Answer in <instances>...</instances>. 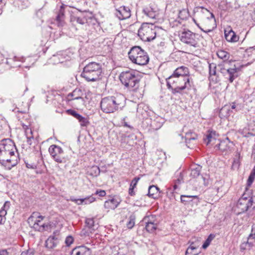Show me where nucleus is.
<instances>
[{
  "label": "nucleus",
  "mask_w": 255,
  "mask_h": 255,
  "mask_svg": "<svg viewBox=\"0 0 255 255\" xmlns=\"http://www.w3.org/2000/svg\"><path fill=\"white\" fill-rule=\"evenodd\" d=\"M15 151L17 149L11 139L5 138L0 141V163L7 170H10L17 163Z\"/></svg>",
  "instance_id": "f257e3e1"
},
{
  "label": "nucleus",
  "mask_w": 255,
  "mask_h": 255,
  "mask_svg": "<svg viewBox=\"0 0 255 255\" xmlns=\"http://www.w3.org/2000/svg\"><path fill=\"white\" fill-rule=\"evenodd\" d=\"M126 97L123 94L108 96L103 98L100 103L102 111L106 114L114 113L121 110L126 105Z\"/></svg>",
  "instance_id": "f03ea898"
},
{
  "label": "nucleus",
  "mask_w": 255,
  "mask_h": 255,
  "mask_svg": "<svg viewBox=\"0 0 255 255\" xmlns=\"http://www.w3.org/2000/svg\"><path fill=\"white\" fill-rule=\"evenodd\" d=\"M102 72L100 63L92 62L87 64L84 68L81 75L88 82L99 81Z\"/></svg>",
  "instance_id": "7ed1b4c3"
},
{
  "label": "nucleus",
  "mask_w": 255,
  "mask_h": 255,
  "mask_svg": "<svg viewBox=\"0 0 255 255\" xmlns=\"http://www.w3.org/2000/svg\"><path fill=\"white\" fill-rule=\"evenodd\" d=\"M121 83L127 88L133 90L138 89L140 80V75L133 70H127L122 72L119 75Z\"/></svg>",
  "instance_id": "20e7f679"
},
{
  "label": "nucleus",
  "mask_w": 255,
  "mask_h": 255,
  "mask_svg": "<svg viewBox=\"0 0 255 255\" xmlns=\"http://www.w3.org/2000/svg\"><path fill=\"white\" fill-rule=\"evenodd\" d=\"M129 59L139 65H146L149 62V57L146 52L139 46L131 48L128 53Z\"/></svg>",
  "instance_id": "39448f33"
},
{
  "label": "nucleus",
  "mask_w": 255,
  "mask_h": 255,
  "mask_svg": "<svg viewBox=\"0 0 255 255\" xmlns=\"http://www.w3.org/2000/svg\"><path fill=\"white\" fill-rule=\"evenodd\" d=\"M157 28L153 24L143 23L138 31V35L142 40L150 42L156 37Z\"/></svg>",
  "instance_id": "423d86ee"
},
{
  "label": "nucleus",
  "mask_w": 255,
  "mask_h": 255,
  "mask_svg": "<svg viewBox=\"0 0 255 255\" xmlns=\"http://www.w3.org/2000/svg\"><path fill=\"white\" fill-rule=\"evenodd\" d=\"M179 37L181 42L194 47L198 46L200 37L199 34L193 33L189 30H184L179 34Z\"/></svg>",
  "instance_id": "0eeeda50"
},
{
  "label": "nucleus",
  "mask_w": 255,
  "mask_h": 255,
  "mask_svg": "<svg viewBox=\"0 0 255 255\" xmlns=\"http://www.w3.org/2000/svg\"><path fill=\"white\" fill-rule=\"evenodd\" d=\"M255 196L247 197L244 194L242 197L239 200L237 207L240 213H244L249 210H253L255 206Z\"/></svg>",
  "instance_id": "6e6552de"
},
{
  "label": "nucleus",
  "mask_w": 255,
  "mask_h": 255,
  "mask_svg": "<svg viewBox=\"0 0 255 255\" xmlns=\"http://www.w3.org/2000/svg\"><path fill=\"white\" fill-rule=\"evenodd\" d=\"M49 152L54 161L57 163H65L68 160V156H65L63 150L58 145H50Z\"/></svg>",
  "instance_id": "1a4fd4ad"
},
{
  "label": "nucleus",
  "mask_w": 255,
  "mask_h": 255,
  "mask_svg": "<svg viewBox=\"0 0 255 255\" xmlns=\"http://www.w3.org/2000/svg\"><path fill=\"white\" fill-rule=\"evenodd\" d=\"M62 239L60 231L57 230L54 231L45 241V247L48 250H54L60 245Z\"/></svg>",
  "instance_id": "9d476101"
},
{
  "label": "nucleus",
  "mask_w": 255,
  "mask_h": 255,
  "mask_svg": "<svg viewBox=\"0 0 255 255\" xmlns=\"http://www.w3.org/2000/svg\"><path fill=\"white\" fill-rule=\"evenodd\" d=\"M87 14L86 12L80 11L73 12L70 15V21L74 26H76V24L83 25L87 22Z\"/></svg>",
  "instance_id": "9b49d317"
},
{
  "label": "nucleus",
  "mask_w": 255,
  "mask_h": 255,
  "mask_svg": "<svg viewBox=\"0 0 255 255\" xmlns=\"http://www.w3.org/2000/svg\"><path fill=\"white\" fill-rule=\"evenodd\" d=\"M239 70V68L236 67L227 69L221 67L220 72L229 80L230 83H232L238 76V72Z\"/></svg>",
  "instance_id": "f8f14e48"
},
{
  "label": "nucleus",
  "mask_w": 255,
  "mask_h": 255,
  "mask_svg": "<svg viewBox=\"0 0 255 255\" xmlns=\"http://www.w3.org/2000/svg\"><path fill=\"white\" fill-rule=\"evenodd\" d=\"M66 113L76 119L80 123V126L83 127H87L90 123L87 117H83L78 114L76 111L72 109H68L66 111Z\"/></svg>",
  "instance_id": "ddd939ff"
},
{
  "label": "nucleus",
  "mask_w": 255,
  "mask_h": 255,
  "mask_svg": "<svg viewBox=\"0 0 255 255\" xmlns=\"http://www.w3.org/2000/svg\"><path fill=\"white\" fill-rule=\"evenodd\" d=\"M116 15L120 20L128 19L131 16L130 10L128 6H122L117 9Z\"/></svg>",
  "instance_id": "4468645a"
},
{
  "label": "nucleus",
  "mask_w": 255,
  "mask_h": 255,
  "mask_svg": "<svg viewBox=\"0 0 255 255\" xmlns=\"http://www.w3.org/2000/svg\"><path fill=\"white\" fill-rule=\"evenodd\" d=\"M189 69L185 66H180L176 68L174 71L173 74L170 76L168 79H171L173 77H179V76H185L186 79L184 80L186 81L187 78H189L187 76L189 74Z\"/></svg>",
  "instance_id": "2eb2a0df"
},
{
  "label": "nucleus",
  "mask_w": 255,
  "mask_h": 255,
  "mask_svg": "<svg viewBox=\"0 0 255 255\" xmlns=\"http://www.w3.org/2000/svg\"><path fill=\"white\" fill-rule=\"evenodd\" d=\"M184 182V175L181 172L177 173L175 179L173 180L171 186L173 187V191L177 192L181 187V185Z\"/></svg>",
  "instance_id": "dca6fc26"
},
{
  "label": "nucleus",
  "mask_w": 255,
  "mask_h": 255,
  "mask_svg": "<svg viewBox=\"0 0 255 255\" xmlns=\"http://www.w3.org/2000/svg\"><path fill=\"white\" fill-rule=\"evenodd\" d=\"M180 200L181 202L184 205L192 202L193 204L197 205L199 202V197L196 195H181L180 196Z\"/></svg>",
  "instance_id": "f3484780"
},
{
  "label": "nucleus",
  "mask_w": 255,
  "mask_h": 255,
  "mask_svg": "<svg viewBox=\"0 0 255 255\" xmlns=\"http://www.w3.org/2000/svg\"><path fill=\"white\" fill-rule=\"evenodd\" d=\"M91 250L87 247L81 246L75 248L71 252L70 255H91Z\"/></svg>",
  "instance_id": "a211bd4d"
},
{
  "label": "nucleus",
  "mask_w": 255,
  "mask_h": 255,
  "mask_svg": "<svg viewBox=\"0 0 255 255\" xmlns=\"http://www.w3.org/2000/svg\"><path fill=\"white\" fill-rule=\"evenodd\" d=\"M66 6L61 5L58 10L57 16L56 17V21L58 26H63L64 24L65 19V8Z\"/></svg>",
  "instance_id": "6ab92c4d"
},
{
  "label": "nucleus",
  "mask_w": 255,
  "mask_h": 255,
  "mask_svg": "<svg viewBox=\"0 0 255 255\" xmlns=\"http://www.w3.org/2000/svg\"><path fill=\"white\" fill-rule=\"evenodd\" d=\"M120 200L117 197H113L105 202L104 207L108 209H115L120 203Z\"/></svg>",
  "instance_id": "aec40b11"
},
{
  "label": "nucleus",
  "mask_w": 255,
  "mask_h": 255,
  "mask_svg": "<svg viewBox=\"0 0 255 255\" xmlns=\"http://www.w3.org/2000/svg\"><path fill=\"white\" fill-rule=\"evenodd\" d=\"M83 95L82 91L80 89H76L72 92L69 93L67 95V99L68 101L73 100H81L82 102H84V100L82 98Z\"/></svg>",
  "instance_id": "412c9836"
},
{
  "label": "nucleus",
  "mask_w": 255,
  "mask_h": 255,
  "mask_svg": "<svg viewBox=\"0 0 255 255\" xmlns=\"http://www.w3.org/2000/svg\"><path fill=\"white\" fill-rule=\"evenodd\" d=\"M60 56H64L67 59H71L70 56L68 55V52L66 51L59 52L56 55H53L51 58V60L53 61L54 64L58 63H62L64 62V60H61L60 59Z\"/></svg>",
  "instance_id": "4be33fe9"
},
{
  "label": "nucleus",
  "mask_w": 255,
  "mask_h": 255,
  "mask_svg": "<svg viewBox=\"0 0 255 255\" xmlns=\"http://www.w3.org/2000/svg\"><path fill=\"white\" fill-rule=\"evenodd\" d=\"M224 34L226 40L230 42H237L239 38V36L236 35V33L232 29L229 30H225Z\"/></svg>",
  "instance_id": "5701e85b"
},
{
  "label": "nucleus",
  "mask_w": 255,
  "mask_h": 255,
  "mask_svg": "<svg viewBox=\"0 0 255 255\" xmlns=\"http://www.w3.org/2000/svg\"><path fill=\"white\" fill-rule=\"evenodd\" d=\"M44 217L40 215V213L37 212L32 213L31 216L27 219V223L33 222L34 223H39L43 220Z\"/></svg>",
  "instance_id": "b1692460"
},
{
  "label": "nucleus",
  "mask_w": 255,
  "mask_h": 255,
  "mask_svg": "<svg viewBox=\"0 0 255 255\" xmlns=\"http://www.w3.org/2000/svg\"><path fill=\"white\" fill-rule=\"evenodd\" d=\"M10 206V202L6 201L4 203L2 207L0 210V223H4L5 222V216L7 214L6 210L9 209Z\"/></svg>",
  "instance_id": "393cba45"
},
{
  "label": "nucleus",
  "mask_w": 255,
  "mask_h": 255,
  "mask_svg": "<svg viewBox=\"0 0 255 255\" xmlns=\"http://www.w3.org/2000/svg\"><path fill=\"white\" fill-rule=\"evenodd\" d=\"M233 113H234V111L230 109V106L226 105L220 110L219 116L221 117L227 118Z\"/></svg>",
  "instance_id": "a878e982"
},
{
  "label": "nucleus",
  "mask_w": 255,
  "mask_h": 255,
  "mask_svg": "<svg viewBox=\"0 0 255 255\" xmlns=\"http://www.w3.org/2000/svg\"><path fill=\"white\" fill-rule=\"evenodd\" d=\"M50 224H32V226H30L31 229L35 231L43 232L44 231H48L50 229Z\"/></svg>",
  "instance_id": "bb28decb"
},
{
  "label": "nucleus",
  "mask_w": 255,
  "mask_h": 255,
  "mask_svg": "<svg viewBox=\"0 0 255 255\" xmlns=\"http://www.w3.org/2000/svg\"><path fill=\"white\" fill-rule=\"evenodd\" d=\"M197 135L193 132H186L185 134V142L186 143L187 146L189 148H192L191 147V145H190V143H191L192 141H195L197 139Z\"/></svg>",
  "instance_id": "cd10ccee"
},
{
  "label": "nucleus",
  "mask_w": 255,
  "mask_h": 255,
  "mask_svg": "<svg viewBox=\"0 0 255 255\" xmlns=\"http://www.w3.org/2000/svg\"><path fill=\"white\" fill-rule=\"evenodd\" d=\"M190 80L189 78H187L186 81L185 82L184 85L181 87H177L175 88H172V93L173 94H175L176 93H181V92L186 88H188V87H190Z\"/></svg>",
  "instance_id": "c85d7f7f"
},
{
  "label": "nucleus",
  "mask_w": 255,
  "mask_h": 255,
  "mask_svg": "<svg viewBox=\"0 0 255 255\" xmlns=\"http://www.w3.org/2000/svg\"><path fill=\"white\" fill-rule=\"evenodd\" d=\"M163 120L160 117L157 118L155 120L151 121V126L155 130L160 128L163 125Z\"/></svg>",
  "instance_id": "c756f323"
},
{
  "label": "nucleus",
  "mask_w": 255,
  "mask_h": 255,
  "mask_svg": "<svg viewBox=\"0 0 255 255\" xmlns=\"http://www.w3.org/2000/svg\"><path fill=\"white\" fill-rule=\"evenodd\" d=\"M202 167L198 165L193 166L191 168L190 176L193 178H196L199 176Z\"/></svg>",
  "instance_id": "7c9ffc66"
},
{
  "label": "nucleus",
  "mask_w": 255,
  "mask_h": 255,
  "mask_svg": "<svg viewBox=\"0 0 255 255\" xmlns=\"http://www.w3.org/2000/svg\"><path fill=\"white\" fill-rule=\"evenodd\" d=\"M100 168L97 166H93L88 170V174L93 177H97L100 175Z\"/></svg>",
  "instance_id": "2f4dec72"
},
{
  "label": "nucleus",
  "mask_w": 255,
  "mask_h": 255,
  "mask_svg": "<svg viewBox=\"0 0 255 255\" xmlns=\"http://www.w3.org/2000/svg\"><path fill=\"white\" fill-rule=\"evenodd\" d=\"M95 200H96V198L94 197H93V196H87L84 198L80 199L79 204H80V205L89 204L93 203Z\"/></svg>",
  "instance_id": "473e14b6"
},
{
  "label": "nucleus",
  "mask_w": 255,
  "mask_h": 255,
  "mask_svg": "<svg viewBox=\"0 0 255 255\" xmlns=\"http://www.w3.org/2000/svg\"><path fill=\"white\" fill-rule=\"evenodd\" d=\"M157 191L155 189V185H150L148 189L147 196L150 198L155 199L157 198Z\"/></svg>",
  "instance_id": "72a5a7b5"
},
{
  "label": "nucleus",
  "mask_w": 255,
  "mask_h": 255,
  "mask_svg": "<svg viewBox=\"0 0 255 255\" xmlns=\"http://www.w3.org/2000/svg\"><path fill=\"white\" fill-rule=\"evenodd\" d=\"M216 132L215 131L209 130L206 135V139L207 140V144L212 141V140L216 139Z\"/></svg>",
  "instance_id": "f704fd0d"
},
{
  "label": "nucleus",
  "mask_w": 255,
  "mask_h": 255,
  "mask_svg": "<svg viewBox=\"0 0 255 255\" xmlns=\"http://www.w3.org/2000/svg\"><path fill=\"white\" fill-rule=\"evenodd\" d=\"M144 14L150 18H154L155 17V12L151 7H146L142 10Z\"/></svg>",
  "instance_id": "c9c22d12"
},
{
  "label": "nucleus",
  "mask_w": 255,
  "mask_h": 255,
  "mask_svg": "<svg viewBox=\"0 0 255 255\" xmlns=\"http://www.w3.org/2000/svg\"><path fill=\"white\" fill-rule=\"evenodd\" d=\"M94 227V224H86L81 231V234L85 236H90L91 234L90 228Z\"/></svg>",
  "instance_id": "e433bc0d"
},
{
  "label": "nucleus",
  "mask_w": 255,
  "mask_h": 255,
  "mask_svg": "<svg viewBox=\"0 0 255 255\" xmlns=\"http://www.w3.org/2000/svg\"><path fill=\"white\" fill-rule=\"evenodd\" d=\"M198 252L197 248L191 245L187 249L185 255H197Z\"/></svg>",
  "instance_id": "4c0bfd02"
},
{
  "label": "nucleus",
  "mask_w": 255,
  "mask_h": 255,
  "mask_svg": "<svg viewBox=\"0 0 255 255\" xmlns=\"http://www.w3.org/2000/svg\"><path fill=\"white\" fill-rule=\"evenodd\" d=\"M217 56L220 59L227 60L229 57V53L224 50H219L217 52Z\"/></svg>",
  "instance_id": "58836bf2"
},
{
  "label": "nucleus",
  "mask_w": 255,
  "mask_h": 255,
  "mask_svg": "<svg viewBox=\"0 0 255 255\" xmlns=\"http://www.w3.org/2000/svg\"><path fill=\"white\" fill-rule=\"evenodd\" d=\"M215 235L214 234H211L203 244L202 248L206 249L210 245L211 242L215 238Z\"/></svg>",
  "instance_id": "ea45409f"
},
{
  "label": "nucleus",
  "mask_w": 255,
  "mask_h": 255,
  "mask_svg": "<svg viewBox=\"0 0 255 255\" xmlns=\"http://www.w3.org/2000/svg\"><path fill=\"white\" fill-rule=\"evenodd\" d=\"M216 65L215 63H210L209 65V79L210 80L211 76H215L216 75Z\"/></svg>",
  "instance_id": "a19ab883"
},
{
  "label": "nucleus",
  "mask_w": 255,
  "mask_h": 255,
  "mask_svg": "<svg viewBox=\"0 0 255 255\" xmlns=\"http://www.w3.org/2000/svg\"><path fill=\"white\" fill-rule=\"evenodd\" d=\"M157 228V224H146L145 229L147 232L153 233Z\"/></svg>",
  "instance_id": "79ce46f5"
},
{
  "label": "nucleus",
  "mask_w": 255,
  "mask_h": 255,
  "mask_svg": "<svg viewBox=\"0 0 255 255\" xmlns=\"http://www.w3.org/2000/svg\"><path fill=\"white\" fill-rule=\"evenodd\" d=\"M216 146L218 147V148L222 150V151H226L227 150L229 147L227 145L225 141H222L219 144H217Z\"/></svg>",
  "instance_id": "37998d69"
},
{
  "label": "nucleus",
  "mask_w": 255,
  "mask_h": 255,
  "mask_svg": "<svg viewBox=\"0 0 255 255\" xmlns=\"http://www.w3.org/2000/svg\"><path fill=\"white\" fill-rule=\"evenodd\" d=\"M140 180L139 177H135L131 181L130 184V187H131L132 188H135L136 186L137 183L138 182V181Z\"/></svg>",
  "instance_id": "c03bdc74"
},
{
  "label": "nucleus",
  "mask_w": 255,
  "mask_h": 255,
  "mask_svg": "<svg viewBox=\"0 0 255 255\" xmlns=\"http://www.w3.org/2000/svg\"><path fill=\"white\" fill-rule=\"evenodd\" d=\"M74 241L73 237L71 236H69L66 237L65 243L67 246H70Z\"/></svg>",
  "instance_id": "a18cd8bd"
},
{
  "label": "nucleus",
  "mask_w": 255,
  "mask_h": 255,
  "mask_svg": "<svg viewBox=\"0 0 255 255\" xmlns=\"http://www.w3.org/2000/svg\"><path fill=\"white\" fill-rule=\"evenodd\" d=\"M255 176L252 175L250 174V175L248 177V179L247 180V186H248V187L251 186V185L253 183V182L255 180Z\"/></svg>",
  "instance_id": "49530a36"
},
{
  "label": "nucleus",
  "mask_w": 255,
  "mask_h": 255,
  "mask_svg": "<svg viewBox=\"0 0 255 255\" xmlns=\"http://www.w3.org/2000/svg\"><path fill=\"white\" fill-rule=\"evenodd\" d=\"M34 251L32 249H29L26 251L22 252L20 255H34Z\"/></svg>",
  "instance_id": "de8ad7c7"
},
{
  "label": "nucleus",
  "mask_w": 255,
  "mask_h": 255,
  "mask_svg": "<svg viewBox=\"0 0 255 255\" xmlns=\"http://www.w3.org/2000/svg\"><path fill=\"white\" fill-rule=\"evenodd\" d=\"M25 164L26 165V167L29 169H36L37 167V165L34 163H28L25 161Z\"/></svg>",
  "instance_id": "09e8293b"
},
{
  "label": "nucleus",
  "mask_w": 255,
  "mask_h": 255,
  "mask_svg": "<svg viewBox=\"0 0 255 255\" xmlns=\"http://www.w3.org/2000/svg\"><path fill=\"white\" fill-rule=\"evenodd\" d=\"M250 16L253 20L255 21V7L249 10Z\"/></svg>",
  "instance_id": "8fccbe9b"
},
{
  "label": "nucleus",
  "mask_w": 255,
  "mask_h": 255,
  "mask_svg": "<svg viewBox=\"0 0 255 255\" xmlns=\"http://www.w3.org/2000/svg\"><path fill=\"white\" fill-rule=\"evenodd\" d=\"M95 194L98 195L100 197H104L106 195V193L105 190H97L95 192Z\"/></svg>",
  "instance_id": "3c124183"
},
{
  "label": "nucleus",
  "mask_w": 255,
  "mask_h": 255,
  "mask_svg": "<svg viewBox=\"0 0 255 255\" xmlns=\"http://www.w3.org/2000/svg\"><path fill=\"white\" fill-rule=\"evenodd\" d=\"M248 247V249H250L254 245L255 241L248 240L246 242Z\"/></svg>",
  "instance_id": "603ef678"
},
{
  "label": "nucleus",
  "mask_w": 255,
  "mask_h": 255,
  "mask_svg": "<svg viewBox=\"0 0 255 255\" xmlns=\"http://www.w3.org/2000/svg\"><path fill=\"white\" fill-rule=\"evenodd\" d=\"M135 216L132 214L129 216V221L128 222V223H135Z\"/></svg>",
  "instance_id": "864d4df0"
},
{
  "label": "nucleus",
  "mask_w": 255,
  "mask_h": 255,
  "mask_svg": "<svg viewBox=\"0 0 255 255\" xmlns=\"http://www.w3.org/2000/svg\"><path fill=\"white\" fill-rule=\"evenodd\" d=\"M230 106V109L233 111L234 110L235 111H237L239 109L237 107V106L236 105L235 103H232L231 105Z\"/></svg>",
  "instance_id": "5fc2aeb1"
},
{
  "label": "nucleus",
  "mask_w": 255,
  "mask_h": 255,
  "mask_svg": "<svg viewBox=\"0 0 255 255\" xmlns=\"http://www.w3.org/2000/svg\"><path fill=\"white\" fill-rule=\"evenodd\" d=\"M69 200L71 201H73V202H74L75 203H76L78 205H80V204H79L80 199H75L74 198V197L71 196V197H70Z\"/></svg>",
  "instance_id": "6e6d98bb"
},
{
  "label": "nucleus",
  "mask_w": 255,
  "mask_h": 255,
  "mask_svg": "<svg viewBox=\"0 0 255 255\" xmlns=\"http://www.w3.org/2000/svg\"><path fill=\"white\" fill-rule=\"evenodd\" d=\"M240 249L241 250H245L246 249H248V245L246 243V242H244L241 244L240 245Z\"/></svg>",
  "instance_id": "4d7b16f0"
},
{
  "label": "nucleus",
  "mask_w": 255,
  "mask_h": 255,
  "mask_svg": "<svg viewBox=\"0 0 255 255\" xmlns=\"http://www.w3.org/2000/svg\"><path fill=\"white\" fill-rule=\"evenodd\" d=\"M42 13V9H39L36 11V15L38 17H41Z\"/></svg>",
  "instance_id": "13d9d810"
},
{
  "label": "nucleus",
  "mask_w": 255,
  "mask_h": 255,
  "mask_svg": "<svg viewBox=\"0 0 255 255\" xmlns=\"http://www.w3.org/2000/svg\"><path fill=\"white\" fill-rule=\"evenodd\" d=\"M33 139V136L32 135L28 136H27V143L29 145H31L32 144L31 139Z\"/></svg>",
  "instance_id": "bf43d9fd"
},
{
  "label": "nucleus",
  "mask_w": 255,
  "mask_h": 255,
  "mask_svg": "<svg viewBox=\"0 0 255 255\" xmlns=\"http://www.w3.org/2000/svg\"><path fill=\"white\" fill-rule=\"evenodd\" d=\"M248 239V240L255 241V234L251 233V234L249 236Z\"/></svg>",
  "instance_id": "052dcab7"
},
{
  "label": "nucleus",
  "mask_w": 255,
  "mask_h": 255,
  "mask_svg": "<svg viewBox=\"0 0 255 255\" xmlns=\"http://www.w3.org/2000/svg\"><path fill=\"white\" fill-rule=\"evenodd\" d=\"M134 188H132L131 187H129L128 190V193L130 196H134L135 195V192L134 191Z\"/></svg>",
  "instance_id": "680f3d73"
},
{
  "label": "nucleus",
  "mask_w": 255,
  "mask_h": 255,
  "mask_svg": "<svg viewBox=\"0 0 255 255\" xmlns=\"http://www.w3.org/2000/svg\"><path fill=\"white\" fill-rule=\"evenodd\" d=\"M148 218H149V217H145L144 218V223H150V224L154 223V222L153 221L147 220V219H148Z\"/></svg>",
  "instance_id": "e2e57ef3"
},
{
  "label": "nucleus",
  "mask_w": 255,
  "mask_h": 255,
  "mask_svg": "<svg viewBox=\"0 0 255 255\" xmlns=\"http://www.w3.org/2000/svg\"><path fill=\"white\" fill-rule=\"evenodd\" d=\"M202 178L203 180V184L205 186H207L208 185V180L205 177L202 176Z\"/></svg>",
  "instance_id": "0e129e2a"
},
{
  "label": "nucleus",
  "mask_w": 255,
  "mask_h": 255,
  "mask_svg": "<svg viewBox=\"0 0 255 255\" xmlns=\"http://www.w3.org/2000/svg\"><path fill=\"white\" fill-rule=\"evenodd\" d=\"M0 255H8V253L6 250H3L0 251Z\"/></svg>",
  "instance_id": "69168bd1"
},
{
  "label": "nucleus",
  "mask_w": 255,
  "mask_h": 255,
  "mask_svg": "<svg viewBox=\"0 0 255 255\" xmlns=\"http://www.w3.org/2000/svg\"><path fill=\"white\" fill-rule=\"evenodd\" d=\"M250 175L255 176V166L253 168V170H252Z\"/></svg>",
  "instance_id": "338daca9"
},
{
  "label": "nucleus",
  "mask_w": 255,
  "mask_h": 255,
  "mask_svg": "<svg viewBox=\"0 0 255 255\" xmlns=\"http://www.w3.org/2000/svg\"><path fill=\"white\" fill-rule=\"evenodd\" d=\"M251 233H253L255 234V224H254V225L252 227V229L251 230Z\"/></svg>",
  "instance_id": "774afa93"
}]
</instances>
